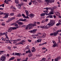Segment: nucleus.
I'll return each mask as SVG.
<instances>
[{"mask_svg":"<svg viewBox=\"0 0 61 61\" xmlns=\"http://www.w3.org/2000/svg\"><path fill=\"white\" fill-rule=\"evenodd\" d=\"M54 25H55V23H54V21L51 20L50 21L49 23L47 24L46 26H41L40 27L41 28H42V29H44V28L45 29H48L49 28H50L51 26H53Z\"/></svg>","mask_w":61,"mask_h":61,"instance_id":"obj_1","label":"nucleus"},{"mask_svg":"<svg viewBox=\"0 0 61 61\" xmlns=\"http://www.w3.org/2000/svg\"><path fill=\"white\" fill-rule=\"evenodd\" d=\"M36 25L35 24H28L27 26L25 29V30H27L28 28L29 29H30L31 28H32V27H34V26H36Z\"/></svg>","mask_w":61,"mask_h":61,"instance_id":"obj_2","label":"nucleus"},{"mask_svg":"<svg viewBox=\"0 0 61 61\" xmlns=\"http://www.w3.org/2000/svg\"><path fill=\"white\" fill-rule=\"evenodd\" d=\"M5 55H2L0 58L1 60L2 61H5Z\"/></svg>","mask_w":61,"mask_h":61,"instance_id":"obj_3","label":"nucleus"},{"mask_svg":"<svg viewBox=\"0 0 61 61\" xmlns=\"http://www.w3.org/2000/svg\"><path fill=\"white\" fill-rule=\"evenodd\" d=\"M15 18V17H14L12 18H9V19L8 20L6 21L7 22V23H9V22H10V21H12V20H13V19H14Z\"/></svg>","mask_w":61,"mask_h":61,"instance_id":"obj_4","label":"nucleus"},{"mask_svg":"<svg viewBox=\"0 0 61 61\" xmlns=\"http://www.w3.org/2000/svg\"><path fill=\"white\" fill-rule=\"evenodd\" d=\"M54 9L53 8H52L51 9V12L50 13V14H51V15H53L54 14Z\"/></svg>","mask_w":61,"mask_h":61,"instance_id":"obj_5","label":"nucleus"},{"mask_svg":"<svg viewBox=\"0 0 61 61\" xmlns=\"http://www.w3.org/2000/svg\"><path fill=\"white\" fill-rule=\"evenodd\" d=\"M59 31V30H58L57 31H56L55 32H54L53 33V36H57Z\"/></svg>","mask_w":61,"mask_h":61,"instance_id":"obj_6","label":"nucleus"},{"mask_svg":"<svg viewBox=\"0 0 61 61\" xmlns=\"http://www.w3.org/2000/svg\"><path fill=\"white\" fill-rule=\"evenodd\" d=\"M21 40V39H18L17 40H15L14 41V42H13V44H15V43H16L17 42H18V41H20Z\"/></svg>","mask_w":61,"mask_h":61,"instance_id":"obj_7","label":"nucleus"},{"mask_svg":"<svg viewBox=\"0 0 61 61\" xmlns=\"http://www.w3.org/2000/svg\"><path fill=\"white\" fill-rule=\"evenodd\" d=\"M4 15H5V16L3 17V18H7L8 17V15H9V13L7 14L6 13H5L4 14Z\"/></svg>","mask_w":61,"mask_h":61,"instance_id":"obj_8","label":"nucleus"},{"mask_svg":"<svg viewBox=\"0 0 61 61\" xmlns=\"http://www.w3.org/2000/svg\"><path fill=\"white\" fill-rule=\"evenodd\" d=\"M26 20V19H19V21H23V22H25V21Z\"/></svg>","mask_w":61,"mask_h":61,"instance_id":"obj_9","label":"nucleus"},{"mask_svg":"<svg viewBox=\"0 0 61 61\" xmlns=\"http://www.w3.org/2000/svg\"><path fill=\"white\" fill-rule=\"evenodd\" d=\"M37 31V29H34L32 30V33L33 34H35L36 33V31Z\"/></svg>","mask_w":61,"mask_h":61,"instance_id":"obj_10","label":"nucleus"},{"mask_svg":"<svg viewBox=\"0 0 61 61\" xmlns=\"http://www.w3.org/2000/svg\"><path fill=\"white\" fill-rule=\"evenodd\" d=\"M35 16V15H34L33 14H30L29 15V16L31 18H32V17H34Z\"/></svg>","mask_w":61,"mask_h":61,"instance_id":"obj_11","label":"nucleus"},{"mask_svg":"<svg viewBox=\"0 0 61 61\" xmlns=\"http://www.w3.org/2000/svg\"><path fill=\"white\" fill-rule=\"evenodd\" d=\"M60 57H57L55 60V61H58V60H59L61 59Z\"/></svg>","mask_w":61,"mask_h":61,"instance_id":"obj_12","label":"nucleus"},{"mask_svg":"<svg viewBox=\"0 0 61 61\" xmlns=\"http://www.w3.org/2000/svg\"><path fill=\"white\" fill-rule=\"evenodd\" d=\"M57 13H58V14H56V15L57 16H59V17L60 18H61V16H60V14L59 13H58V12H57Z\"/></svg>","mask_w":61,"mask_h":61,"instance_id":"obj_13","label":"nucleus"},{"mask_svg":"<svg viewBox=\"0 0 61 61\" xmlns=\"http://www.w3.org/2000/svg\"><path fill=\"white\" fill-rule=\"evenodd\" d=\"M61 22V20H59V22L56 25H57V26H58V25H61V23H60Z\"/></svg>","mask_w":61,"mask_h":61,"instance_id":"obj_14","label":"nucleus"},{"mask_svg":"<svg viewBox=\"0 0 61 61\" xmlns=\"http://www.w3.org/2000/svg\"><path fill=\"white\" fill-rule=\"evenodd\" d=\"M36 51V49H35V48L34 47H33V49L31 50V51H32V53L35 52Z\"/></svg>","mask_w":61,"mask_h":61,"instance_id":"obj_15","label":"nucleus"},{"mask_svg":"<svg viewBox=\"0 0 61 61\" xmlns=\"http://www.w3.org/2000/svg\"><path fill=\"white\" fill-rule=\"evenodd\" d=\"M25 12L26 13V15L27 16H29V12L27 10H25Z\"/></svg>","mask_w":61,"mask_h":61,"instance_id":"obj_16","label":"nucleus"},{"mask_svg":"<svg viewBox=\"0 0 61 61\" xmlns=\"http://www.w3.org/2000/svg\"><path fill=\"white\" fill-rule=\"evenodd\" d=\"M15 56H20V54L19 53H15L14 55Z\"/></svg>","mask_w":61,"mask_h":61,"instance_id":"obj_17","label":"nucleus"},{"mask_svg":"<svg viewBox=\"0 0 61 61\" xmlns=\"http://www.w3.org/2000/svg\"><path fill=\"white\" fill-rule=\"evenodd\" d=\"M25 42V40H22V41L21 42H20V43H19V44H21L22 45H23L24 44H23V43Z\"/></svg>","mask_w":61,"mask_h":61,"instance_id":"obj_18","label":"nucleus"},{"mask_svg":"<svg viewBox=\"0 0 61 61\" xmlns=\"http://www.w3.org/2000/svg\"><path fill=\"white\" fill-rule=\"evenodd\" d=\"M12 29L11 27H10L9 29H8V32H11Z\"/></svg>","mask_w":61,"mask_h":61,"instance_id":"obj_19","label":"nucleus"},{"mask_svg":"<svg viewBox=\"0 0 61 61\" xmlns=\"http://www.w3.org/2000/svg\"><path fill=\"white\" fill-rule=\"evenodd\" d=\"M46 2V3L48 5H49V3H50L49 0H45Z\"/></svg>","mask_w":61,"mask_h":61,"instance_id":"obj_20","label":"nucleus"},{"mask_svg":"<svg viewBox=\"0 0 61 61\" xmlns=\"http://www.w3.org/2000/svg\"><path fill=\"white\" fill-rule=\"evenodd\" d=\"M44 9H45L46 10V11H48V9H51V8H48V7H46L45 8H44Z\"/></svg>","mask_w":61,"mask_h":61,"instance_id":"obj_21","label":"nucleus"},{"mask_svg":"<svg viewBox=\"0 0 61 61\" xmlns=\"http://www.w3.org/2000/svg\"><path fill=\"white\" fill-rule=\"evenodd\" d=\"M11 29H12L13 30H15L16 29L18 28V27H11Z\"/></svg>","mask_w":61,"mask_h":61,"instance_id":"obj_22","label":"nucleus"},{"mask_svg":"<svg viewBox=\"0 0 61 61\" xmlns=\"http://www.w3.org/2000/svg\"><path fill=\"white\" fill-rule=\"evenodd\" d=\"M32 56L33 54H32V53H30L28 55V56H29V57H31V56Z\"/></svg>","mask_w":61,"mask_h":61,"instance_id":"obj_23","label":"nucleus"},{"mask_svg":"<svg viewBox=\"0 0 61 61\" xmlns=\"http://www.w3.org/2000/svg\"><path fill=\"white\" fill-rule=\"evenodd\" d=\"M42 40V39H39L38 40H37V42H41Z\"/></svg>","mask_w":61,"mask_h":61,"instance_id":"obj_24","label":"nucleus"},{"mask_svg":"<svg viewBox=\"0 0 61 61\" xmlns=\"http://www.w3.org/2000/svg\"><path fill=\"white\" fill-rule=\"evenodd\" d=\"M5 32L4 33H0V36H3L4 35H5Z\"/></svg>","mask_w":61,"mask_h":61,"instance_id":"obj_25","label":"nucleus"},{"mask_svg":"<svg viewBox=\"0 0 61 61\" xmlns=\"http://www.w3.org/2000/svg\"><path fill=\"white\" fill-rule=\"evenodd\" d=\"M15 3L16 4H18L19 3V1H18V0H15Z\"/></svg>","mask_w":61,"mask_h":61,"instance_id":"obj_26","label":"nucleus"},{"mask_svg":"<svg viewBox=\"0 0 61 61\" xmlns=\"http://www.w3.org/2000/svg\"><path fill=\"white\" fill-rule=\"evenodd\" d=\"M56 46H57H57H57V45H56V43L53 45V47H56Z\"/></svg>","mask_w":61,"mask_h":61,"instance_id":"obj_27","label":"nucleus"},{"mask_svg":"<svg viewBox=\"0 0 61 61\" xmlns=\"http://www.w3.org/2000/svg\"><path fill=\"white\" fill-rule=\"evenodd\" d=\"M50 3H54L55 1L54 0H49Z\"/></svg>","mask_w":61,"mask_h":61,"instance_id":"obj_28","label":"nucleus"},{"mask_svg":"<svg viewBox=\"0 0 61 61\" xmlns=\"http://www.w3.org/2000/svg\"><path fill=\"white\" fill-rule=\"evenodd\" d=\"M28 46H29L28 45L25 48V50H27V49H28V50H29V48Z\"/></svg>","mask_w":61,"mask_h":61,"instance_id":"obj_29","label":"nucleus"},{"mask_svg":"<svg viewBox=\"0 0 61 61\" xmlns=\"http://www.w3.org/2000/svg\"><path fill=\"white\" fill-rule=\"evenodd\" d=\"M4 51H0V55H2V54H3V53H4Z\"/></svg>","mask_w":61,"mask_h":61,"instance_id":"obj_30","label":"nucleus"},{"mask_svg":"<svg viewBox=\"0 0 61 61\" xmlns=\"http://www.w3.org/2000/svg\"><path fill=\"white\" fill-rule=\"evenodd\" d=\"M15 59V57H12L10 59L9 61L10 60H13Z\"/></svg>","mask_w":61,"mask_h":61,"instance_id":"obj_31","label":"nucleus"},{"mask_svg":"<svg viewBox=\"0 0 61 61\" xmlns=\"http://www.w3.org/2000/svg\"><path fill=\"white\" fill-rule=\"evenodd\" d=\"M46 37V34L43 33L42 36V37L44 38Z\"/></svg>","mask_w":61,"mask_h":61,"instance_id":"obj_32","label":"nucleus"},{"mask_svg":"<svg viewBox=\"0 0 61 61\" xmlns=\"http://www.w3.org/2000/svg\"><path fill=\"white\" fill-rule=\"evenodd\" d=\"M48 11L45 10V14H46V15H48Z\"/></svg>","mask_w":61,"mask_h":61,"instance_id":"obj_33","label":"nucleus"},{"mask_svg":"<svg viewBox=\"0 0 61 61\" xmlns=\"http://www.w3.org/2000/svg\"><path fill=\"white\" fill-rule=\"evenodd\" d=\"M21 15L19 14L17 15L16 16V17H20V16H21Z\"/></svg>","mask_w":61,"mask_h":61,"instance_id":"obj_34","label":"nucleus"},{"mask_svg":"<svg viewBox=\"0 0 61 61\" xmlns=\"http://www.w3.org/2000/svg\"><path fill=\"white\" fill-rule=\"evenodd\" d=\"M42 61H45V60H46V58H43L41 59Z\"/></svg>","mask_w":61,"mask_h":61,"instance_id":"obj_35","label":"nucleus"},{"mask_svg":"<svg viewBox=\"0 0 61 61\" xmlns=\"http://www.w3.org/2000/svg\"><path fill=\"white\" fill-rule=\"evenodd\" d=\"M41 16H45V13H42L41 15Z\"/></svg>","mask_w":61,"mask_h":61,"instance_id":"obj_36","label":"nucleus"},{"mask_svg":"<svg viewBox=\"0 0 61 61\" xmlns=\"http://www.w3.org/2000/svg\"><path fill=\"white\" fill-rule=\"evenodd\" d=\"M2 25H3V26H5V22H3L1 24Z\"/></svg>","mask_w":61,"mask_h":61,"instance_id":"obj_37","label":"nucleus"},{"mask_svg":"<svg viewBox=\"0 0 61 61\" xmlns=\"http://www.w3.org/2000/svg\"><path fill=\"white\" fill-rule=\"evenodd\" d=\"M10 15H11V16H12L13 15H14V13H12L11 14H10Z\"/></svg>","mask_w":61,"mask_h":61,"instance_id":"obj_38","label":"nucleus"},{"mask_svg":"<svg viewBox=\"0 0 61 61\" xmlns=\"http://www.w3.org/2000/svg\"><path fill=\"white\" fill-rule=\"evenodd\" d=\"M11 8H12V9H15H15H16V8L14 7H13V6H12L11 7Z\"/></svg>","mask_w":61,"mask_h":61,"instance_id":"obj_39","label":"nucleus"},{"mask_svg":"<svg viewBox=\"0 0 61 61\" xmlns=\"http://www.w3.org/2000/svg\"><path fill=\"white\" fill-rule=\"evenodd\" d=\"M32 1L31 0L30 2L29 3V4L30 5H31V4H32Z\"/></svg>","mask_w":61,"mask_h":61,"instance_id":"obj_40","label":"nucleus"},{"mask_svg":"<svg viewBox=\"0 0 61 61\" xmlns=\"http://www.w3.org/2000/svg\"><path fill=\"white\" fill-rule=\"evenodd\" d=\"M4 4H3L2 5H0V7H1V6H2V7H4Z\"/></svg>","mask_w":61,"mask_h":61,"instance_id":"obj_41","label":"nucleus"},{"mask_svg":"<svg viewBox=\"0 0 61 61\" xmlns=\"http://www.w3.org/2000/svg\"><path fill=\"white\" fill-rule=\"evenodd\" d=\"M4 13L3 12H1L0 13V15H4Z\"/></svg>","mask_w":61,"mask_h":61,"instance_id":"obj_42","label":"nucleus"},{"mask_svg":"<svg viewBox=\"0 0 61 61\" xmlns=\"http://www.w3.org/2000/svg\"><path fill=\"white\" fill-rule=\"evenodd\" d=\"M19 25H23V23L21 22H19Z\"/></svg>","mask_w":61,"mask_h":61,"instance_id":"obj_43","label":"nucleus"},{"mask_svg":"<svg viewBox=\"0 0 61 61\" xmlns=\"http://www.w3.org/2000/svg\"><path fill=\"white\" fill-rule=\"evenodd\" d=\"M27 59H28V57H26L25 60H24L23 61H27Z\"/></svg>","mask_w":61,"mask_h":61,"instance_id":"obj_44","label":"nucleus"},{"mask_svg":"<svg viewBox=\"0 0 61 61\" xmlns=\"http://www.w3.org/2000/svg\"><path fill=\"white\" fill-rule=\"evenodd\" d=\"M49 18H53V16L51 15H49Z\"/></svg>","mask_w":61,"mask_h":61,"instance_id":"obj_45","label":"nucleus"},{"mask_svg":"<svg viewBox=\"0 0 61 61\" xmlns=\"http://www.w3.org/2000/svg\"><path fill=\"white\" fill-rule=\"evenodd\" d=\"M2 40H3V41H5V39H4L3 37H2L1 38Z\"/></svg>","mask_w":61,"mask_h":61,"instance_id":"obj_46","label":"nucleus"},{"mask_svg":"<svg viewBox=\"0 0 61 61\" xmlns=\"http://www.w3.org/2000/svg\"><path fill=\"white\" fill-rule=\"evenodd\" d=\"M32 2L33 4L35 5V4H36V1H32Z\"/></svg>","mask_w":61,"mask_h":61,"instance_id":"obj_47","label":"nucleus"},{"mask_svg":"<svg viewBox=\"0 0 61 61\" xmlns=\"http://www.w3.org/2000/svg\"><path fill=\"white\" fill-rule=\"evenodd\" d=\"M22 16L23 17H24V18H25V14H23L22 15Z\"/></svg>","mask_w":61,"mask_h":61,"instance_id":"obj_48","label":"nucleus"},{"mask_svg":"<svg viewBox=\"0 0 61 61\" xmlns=\"http://www.w3.org/2000/svg\"><path fill=\"white\" fill-rule=\"evenodd\" d=\"M52 41L53 44H56V42L55 41L53 40Z\"/></svg>","mask_w":61,"mask_h":61,"instance_id":"obj_49","label":"nucleus"},{"mask_svg":"<svg viewBox=\"0 0 61 61\" xmlns=\"http://www.w3.org/2000/svg\"><path fill=\"white\" fill-rule=\"evenodd\" d=\"M18 5L19 6L18 7H19L20 8H21V5L18 4Z\"/></svg>","mask_w":61,"mask_h":61,"instance_id":"obj_50","label":"nucleus"},{"mask_svg":"<svg viewBox=\"0 0 61 61\" xmlns=\"http://www.w3.org/2000/svg\"><path fill=\"white\" fill-rule=\"evenodd\" d=\"M14 25L15 26H18V25L16 24H15Z\"/></svg>","mask_w":61,"mask_h":61,"instance_id":"obj_51","label":"nucleus"},{"mask_svg":"<svg viewBox=\"0 0 61 61\" xmlns=\"http://www.w3.org/2000/svg\"><path fill=\"white\" fill-rule=\"evenodd\" d=\"M50 35L51 36H52L53 35H54V33H51L50 34Z\"/></svg>","mask_w":61,"mask_h":61,"instance_id":"obj_52","label":"nucleus"},{"mask_svg":"<svg viewBox=\"0 0 61 61\" xmlns=\"http://www.w3.org/2000/svg\"><path fill=\"white\" fill-rule=\"evenodd\" d=\"M45 20H43L42 21V23H45Z\"/></svg>","mask_w":61,"mask_h":61,"instance_id":"obj_53","label":"nucleus"},{"mask_svg":"<svg viewBox=\"0 0 61 61\" xmlns=\"http://www.w3.org/2000/svg\"><path fill=\"white\" fill-rule=\"evenodd\" d=\"M6 38L7 39H9V38H8V36H6Z\"/></svg>","mask_w":61,"mask_h":61,"instance_id":"obj_54","label":"nucleus"},{"mask_svg":"<svg viewBox=\"0 0 61 61\" xmlns=\"http://www.w3.org/2000/svg\"><path fill=\"white\" fill-rule=\"evenodd\" d=\"M28 51V53H30V52H31V51H30V50H29V49Z\"/></svg>","mask_w":61,"mask_h":61,"instance_id":"obj_55","label":"nucleus"},{"mask_svg":"<svg viewBox=\"0 0 61 61\" xmlns=\"http://www.w3.org/2000/svg\"><path fill=\"white\" fill-rule=\"evenodd\" d=\"M49 15H50V13H49L48 14V15H49L48 16H47L46 17V18H49Z\"/></svg>","mask_w":61,"mask_h":61,"instance_id":"obj_56","label":"nucleus"},{"mask_svg":"<svg viewBox=\"0 0 61 61\" xmlns=\"http://www.w3.org/2000/svg\"><path fill=\"white\" fill-rule=\"evenodd\" d=\"M25 18H28V19H29V18L28 17V16H25Z\"/></svg>","mask_w":61,"mask_h":61,"instance_id":"obj_57","label":"nucleus"},{"mask_svg":"<svg viewBox=\"0 0 61 61\" xmlns=\"http://www.w3.org/2000/svg\"><path fill=\"white\" fill-rule=\"evenodd\" d=\"M48 19H46V20H45V21H46V22H47V21H48Z\"/></svg>","mask_w":61,"mask_h":61,"instance_id":"obj_58","label":"nucleus"},{"mask_svg":"<svg viewBox=\"0 0 61 61\" xmlns=\"http://www.w3.org/2000/svg\"><path fill=\"white\" fill-rule=\"evenodd\" d=\"M28 42H31L32 41L31 40H28Z\"/></svg>","mask_w":61,"mask_h":61,"instance_id":"obj_59","label":"nucleus"},{"mask_svg":"<svg viewBox=\"0 0 61 61\" xmlns=\"http://www.w3.org/2000/svg\"><path fill=\"white\" fill-rule=\"evenodd\" d=\"M6 4H9V2H8V1H7V2H6Z\"/></svg>","mask_w":61,"mask_h":61,"instance_id":"obj_60","label":"nucleus"},{"mask_svg":"<svg viewBox=\"0 0 61 61\" xmlns=\"http://www.w3.org/2000/svg\"><path fill=\"white\" fill-rule=\"evenodd\" d=\"M58 39H59V40H60V39H61V37H59L58 38Z\"/></svg>","mask_w":61,"mask_h":61,"instance_id":"obj_61","label":"nucleus"},{"mask_svg":"<svg viewBox=\"0 0 61 61\" xmlns=\"http://www.w3.org/2000/svg\"><path fill=\"white\" fill-rule=\"evenodd\" d=\"M47 43V42H44V43H42V45H44V44H46Z\"/></svg>","mask_w":61,"mask_h":61,"instance_id":"obj_62","label":"nucleus"},{"mask_svg":"<svg viewBox=\"0 0 61 61\" xmlns=\"http://www.w3.org/2000/svg\"><path fill=\"white\" fill-rule=\"evenodd\" d=\"M16 23H17L19 24V20H17V21L16 22Z\"/></svg>","mask_w":61,"mask_h":61,"instance_id":"obj_63","label":"nucleus"},{"mask_svg":"<svg viewBox=\"0 0 61 61\" xmlns=\"http://www.w3.org/2000/svg\"><path fill=\"white\" fill-rule=\"evenodd\" d=\"M25 53H23L22 54V56H24V55H25Z\"/></svg>","mask_w":61,"mask_h":61,"instance_id":"obj_64","label":"nucleus"}]
</instances>
